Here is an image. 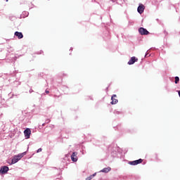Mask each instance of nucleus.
<instances>
[{"mask_svg": "<svg viewBox=\"0 0 180 180\" xmlns=\"http://www.w3.org/2000/svg\"><path fill=\"white\" fill-rule=\"evenodd\" d=\"M77 153L74 152L71 155V160L73 162H77L78 161V157H77Z\"/></svg>", "mask_w": 180, "mask_h": 180, "instance_id": "6e6552de", "label": "nucleus"}, {"mask_svg": "<svg viewBox=\"0 0 180 180\" xmlns=\"http://www.w3.org/2000/svg\"><path fill=\"white\" fill-rule=\"evenodd\" d=\"M54 98H60V96H57L56 95H54Z\"/></svg>", "mask_w": 180, "mask_h": 180, "instance_id": "f3484780", "label": "nucleus"}, {"mask_svg": "<svg viewBox=\"0 0 180 180\" xmlns=\"http://www.w3.org/2000/svg\"><path fill=\"white\" fill-rule=\"evenodd\" d=\"M175 84H178L179 82V77H175Z\"/></svg>", "mask_w": 180, "mask_h": 180, "instance_id": "ddd939ff", "label": "nucleus"}, {"mask_svg": "<svg viewBox=\"0 0 180 180\" xmlns=\"http://www.w3.org/2000/svg\"><path fill=\"white\" fill-rule=\"evenodd\" d=\"M139 32L140 34H141L142 36L150 34V32L146 29H145L144 27H140L139 29Z\"/></svg>", "mask_w": 180, "mask_h": 180, "instance_id": "f03ea898", "label": "nucleus"}, {"mask_svg": "<svg viewBox=\"0 0 180 180\" xmlns=\"http://www.w3.org/2000/svg\"><path fill=\"white\" fill-rule=\"evenodd\" d=\"M9 171V167L8 166L1 167L0 169V174H6Z\"/></svg>", "mask_w": 180, "mask_h": 180, "instance_id": "0eeeda50", "label": "nucleus"}, {"mask_svg": "<svg viewBox=\"0 0 180 180\" xmlns=\"http://www.w3.org/2000/svg\"><path fill=\"white\" fill-rule=\"evenodd\" d=\"M137 11L140 14L143 13V12H144V5L143 4L139 5V6L137 8Z\"/></svg>", "mask_w": 180, "mask_h": 180, "instance_id": "1a4fd4ad", "label": "nucleus"}, {"mask_svg": "<svg viewBox=\"0 0 180 180\" xmlns=\"http://www.w3.org/2000/svg\"><path fill=\"white\" fill-rule=\"evenodd\" d=\"M136 61H139V58H136V56H133L129 60L128 64L129 65H132V64H134V63H136Z\"/></svg>", "mask_w": 180, "mask_h": 180, "instance_id": "39448f33", "label": "nucleus"}, {"mask_svg": "<svg viewBox=\"0 0 180 180\" xmlns=\"http://www.w3.org/2000/svg\"><path fill=\"white\" fill-rule=\"evenodd\" d=\"M50 122H51L50 119H47V120H46V123H50Z\"/></svg>", "mask_w": 180, "mask_h": 180, "instance_id": "2eb2a0df", "label": "nucleus"}, {"mask_svg": "<svg viewBox=\"0 0 180 180\" xmlns=\"http://www.w3.org/2000/svg\"><path fill=\"white\" fill-rule=\"evenodd\" d=\"M96 176V173H94V174L89 176V177L86 178V180H91L92 178Z\"/></svg>", "mask_w": 180, "mask_h": 180, "instance_id": "f8f14e48", "label": "nucleus"}, {"mask_svg": "<svg viewBox=\"0 0 180 180\" xmlns=\"http://www.w3.org/2000/svg\"><path fill=\"white\" fill-rule=\"evenodd\" d=\"M24 134H25V136L26 137V139H30V134H32V131L30 130V129L27 128L24 131Z\"/></svg>", "mask_w": 180, "mask_h": 180, "instance_id": "7ed1b4c3", "label": "nucleus"}, {"mask_svg": "<svg viewBox=\"0 0 180 180\" xmlns=\"http://www.w3.org/2000/svg\"><path fill=\"white\" fill-rule=\"evenodd\" d=\"M14 35L16 36L18 39H23V34H22V32H15Z\"/></svg>", "mask_w": 180, "mask_h": 180, "instance_id": "9d476101", "label": "nucleus"}, {"mask_svg": "<svg viewBox=\"0 0 180 180\" xmlns=\"http://www.w3.org/2000/svg\"><path fill=\"white\" fill-rule=\"evenodd\" d=\"M116 98H117V96H116V94H114L111 97V105H116V103H117L119 102V101L117 99H116Z\"/></svg>", "mask_w": 180, "mask_h": 180, "instance_id": "20e7f679", "label": "nucleus"}, {"mask_svg": "<svg viewBox=\"0 0 180 180\" xmlns=\"http://www.w3.org/2000/svg\"><path fill=\"white\" fill-rule=\"evenodd\" d=\"M43 149H41V148H39L37 151V153H41Z\"/></svg>", "mask_w": 180, "mask_h": 180, "instance_id": "4468645a", "label": "nucleus"}, {"mask_svg": "<svg viewBox=\"0 0 180 180\" xmlns=\"http://www.w3.org/2000/svg\"><path fill=\"white\" fill-rule=\"evenodd\" d=\"M141 162H143V159H139L137 160L129 162V164L130 165H139V164H141Z\"/></svg>", "mask_w": 180, "mask_h": 180, "instance_id": "423d86ee", "label": "nucleus"}, {"mask_svg": "<svg viewBox=\"0 0 180 180\" xmlns=\"http://www.w3.org/2000/svg\"><path fill=\"white\" fill-rule=\"evenodd\" d=\"M24 155H25V153H21V154L14 156L13 158L12 159L11 164H16V162H18V161H19L20 159L23 158Z\"/></svg>", "mask_w": 180, "mask_h": 180, "instance_id": "f257e3e1", "label": "nucleus"}, {"mask_svg": "<svg viewBox=\"0 0 180 180\" xmlns=\"http://www.w3.org/2000/svg\"><path fill=\"white\" fill-rule=\"evenodd\" d=\"M45 93H46V94H50V91H48V90H46V91H45Z\"/></svg>", "mask_w": 180, "mask_h": 180, "instance_id": "dca6fc26", "label": "nucleus"}, {"mask_svg": "<svg viewBox=\"0 0 180 180\" xmlns=\"http://www.w3.org/2000/svg\"><path fill=\"white\" fill-rule=\"evenodd\" d=\"M110 171V167H106L101 170V172H109Z\"/></svg>", "mask_w": 180, "mask_h": 180, "instance_id": "9b49d317", "label": "nucleus"}]
</instances>
